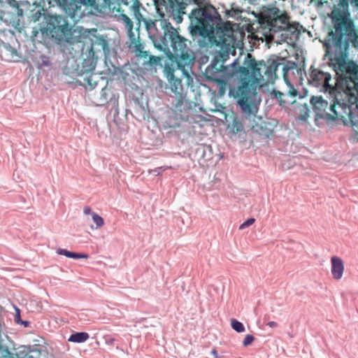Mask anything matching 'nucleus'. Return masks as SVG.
Wrapping results in <instances>:
<instances>
[{
  "label": "nucleus",
  "mask_w": 358,
  "mask_h": 358,
  "mask_svg": "<svg viewBox=\"0 0 358 358\" xmlns=\"http://www.w3.org/2000/svg\"><path fill=\"white\" fill-rule=\"evenodd\" d=\"M355 36L351 23L347 22L340 15L335 21V30L329 32L323 46L325 57L333 65L338 78L334 79L329 72L311 66L308 80L310 85L320 87L321 91L329 94L343 92L351 104L358 102V66L352 61H347L349 40Z\"/></svg>",
  "instance_id": "1"
},
{
  "label": "nucleus",
  "mask_w": 358,
  "mask_h": 358,
  "mask_svg": "<svg viewBox=\"0 0 358 358\" xmlns=\"http://www.w3.org/2000/svg\"><path fill=\"white\" fill-rule=\"evenodd\" d=\"M162 34H157L154 40L155 46L163 51L170 60L176 63V68L166 65L164 74L167 80L166 89L169 96L176 100L187 97L192 78L189 71L194 64V58L189 53L187 39L180 36L171 22L159 20Z\"/></svg>",
  "instance_id": "2"
},
{
  "label": "nucleus",
  "mask_w": 358,
  "mask_h": 358,
  "mask_svg": "<svg viewBox=\"0 0 358 358\" xmlns=\"http://www.w3.org/2000/svg\"><path fill=\"white\" fill-rule=\"evenodd\" d=\"M243 66H238L235 73L238 77V85L230 90V94L237 99L243 113L251 115L257 112L252 97L257 94V87L273 84L278 78L276 71L282 65L276 59L257 62L250 54L245 57Z\"/></svg>",
  "instance_id": "3"
},
{
  "label": "nucleus",
  "mask_w": 358,
  "mask_h": 358,
  "mask_svg": "<svg viewBox=\"0 0 358 358\" xmlns=\"http://www.w3.org/2000/svg\"><path fill=\"white\" fill-rule=\"evenodd\" d=\"M67 17L73 23L90 15H101L111 14L118 16L125 26L122 5H127L124 0H59Z\"/></svg>",
  "instance_id": "4"
},
{
  "label": "nucleus",
  "mask_w": 358,
  "mask_h": 358,
  "mask_svg": "<svg viewBox=\"0 0 358 358\" xmlns=\"http://www.w3.org/2000/svg\"><path fill=\"white\" fill-rule=\"evenodd\" d=\"M187 2L189 6H195L189 14L192 35L211 39L215 30L223 33L221 17L209 0H187Z\"/></svg>",
  "instance_id": "5"
},
{
  "label": "nucleus",
  "mask_w": 358,
  "mask_h": 358,
  "mask_svg": "<svg viewBox=\"0 0 358 358\" xmlns=\"http://www.w3.org/2000/svg\"><path fill=\"white\" fill-rule=\"evenodd\" d=\"M329 103L321 96H314L310 102L316 116L328 120L344 118L350 113V109L348 99L343 92H336V94H329Z\"/></svg>",
  "instance_id": "6"
},
{
  "label": "nucleus",
  "mask_w": 358,
  "mask_h": 358,
  "mask_svg": "<svg viewBox=\"0 0 358 358\" xmlns=\"http://www.w3.org/2000/svg\"><path fill=\"white\" fill-rule=\"evenodd\" d=\"M238 63L234 61L231 66H224L218 59H213L211 64L205 70L204 76L207 80L216 83L220 95L224 94L227 90V82L233 78L238 83V77L235 73L238 67Z\"/></svg>",
  "instance_id": "7"
},
{
  "label": "nucleus",
  "mask_w": 358,
  "mask_h": 358,
  "mask_svg": "<svg viewBox=\"0 0 358 358\" xmlns=\"http://www.w3.org/2000/svg\"><path fill=\"white\" fill-rule=\"evenodd\" d=\"M45 30L56 40L62 41L71 34V27L61 15L44 14Z\"/></svg>",
  "instance_id": "8"
},
{
  "label": "nucleus",
  "mask_w": 358,
  "mask_h": 358,
  "mask_svg": "<svg viewBox=\"0 0 358 358\" xmlns=\"http://www.w3.org/2000/svg\"><path fill=\"white\" fill-rule=\"evenodd\" d=\"M196 103L186 97L176 100V102L173 103L171 110L177 120L194 122L196 121Z\"/></svg>",
  "instance_id": "9"
},
{
  "label": "nucleus",
  "mask_w": 358,
  "mask_h": 358,
  "mask_svg": "<svg viewBox=\"0 0 358 358\" xmlns=\"http://www.w3.org/2000/svg\"><path fill=\"white\" fill-rule=\"evenodd\" d=\"M263 20L266 23L270 32H277L285 29L288 25L287 17L281 14L280 10L277 8H273L266 11Z\"/></svg>",
  "instance_id": "10"
},
{
  "label": "nucleus",
  "mask_w": 358,
  "mask_h": 358,
  "mask_svg": "<svg viewBox=\"0 0 358 358\" xmlns=\"http://www.w3.org/2000/svg\"><path fill=\"white\" fill-rule=\"evenodd\" d=\"M123 20L125 22V29L127 36L131 41V45H133L134 52L138 58L143 59L144 62L148 57V52L144 50L143 44L139 41L138 34L136 35L133 31V22L128 16H123Z\"/></svg>",
  "instance_id": "11"
},
{
  "label": "nucleus",
  "mask_w": 358,
  "mask_h": 358,
  "mask_svg": "<svg viewBox=\"0 0 358 358\" xmlns=\"http://www.w3.org/2000/svg\"><path fill=\"white\" fill-rule=\"evenodd\" d=\"M282 70L284 72V79L287 84V85L289 87V89L287 94L282 93L279 91L273 90V93L274 94L275 98L278 99L279 100L280 105L285 106V103H294L295 102L294 100H287V98H294L297 94L298 92L296 89L294 88L292 85H291L289 81L287 79V71L288 70L287 67L285 65H282Z\"/></svg>",
  "instance_id": "12"
},
{
  "label": "nucleus",
  "mask_w": 358,
  "mask_h": 358,
  "mask_svg": "<svg viewBox=\"0 0 358 358\" xmlns=\"http://www.w3.org/2000/svg\"><path fill=\"white\" fill-rule=\"evenodd\" d=\"M338 15L341 16V17L343 18L347 22L351 23L352 28L353 30V32L355 34V38L354 37H351L352 40H349L348 41V50L349 49L350 45L352 44L355 48L358 49V31L356 30L355 27V24L353 21L350 17V14L348 12H345L341 10H334L332 11L331 15V18L333 22V29L335 30V21L336 17Z\"/></svg>",
  "instance_id": "13"
},
{
  "label": "nucleus",
  "mask_w": 358,
  "mask_h": 358,
  "mask_svg": "<svg viewBox=\"0 0 358 358\" xmlns=\"http://www.w3.org/2000/svg\"><path fill=\"white\" fill-rule=\"evenodd\" d=\"M169 5L175 14L174 19L177 23L182 20V15L185 14V8L189 6L187 0H168Z\"/></svg>",
  "instance_id": "14"
},
{
  "label": "nucleus",
  "mask_w": 358,
  "mask_h": 358,
  "mask_svg": "<svg viewBox=\"0 0 358 358\" xmlns=\"http://www.w3.org/2000/svg\"><path fill=\"white\" fill-rule=\"evenodd\" d=\"M331 271L333 278L338 280L342 278L344 273L345 266L343 259L337 256L331 258Z\"/></svg>",
  "instance_id": "15"
},
{
  "label": "nucleus",
  "mask_w": 358,
  "mask_h": 358,
  "mask_svg": "<svg viewBox=\"0 0 358 358\" xmlns=\"http://www.w3.org/2000/svg\"><path fill=\"white\" fill-rule=\"evenodd\" d=\"M42 350L36 348H23L17 350L15 358H41Z\"/></svg>",
  "instance_id": "16"
},
{
  "label": "nucleus",
  "mask_w": 358,
  "mask_h": 358,
  "mask_svg": "<svg viewBox=\"0 0 358 358\" xmlns=\"http://www.w3.org/2000/svg\"><path fill=\"white\" fill-rule=\"evenodd\" d=\"M57 253L59 255H64L68 258L73 259H87L88 255L87 254H79L73 252L68 251L65 249H58Z\"/></svg>",
  "instance_id": "17"
},
{
  "label": "nucleus",
  "mask_w": 358,
  "mask_h": 358,
  "mask_svg": "<svg viewBox=\"0 0 358 358\" xmlns=\"http://www.w3.org/2000/svg\"><path fill=\"white\" fill-rule=\"evenodd\" d=\"M90 336L86 332H77L71 335L69 341L73 343H83L89 338Z\"/></svg>",
  "instance_id": "18"
},
{
  "label": "nucleus",
  "mask_w": 358,
  "mask_h": 358,
  "mask_svg": "<svg viewBox=\"0 0 358 358\" xmlns=\"http://www.w3.org/2000/svg\"><path fill=\"white\" fill-rule=\"evenodd\" d=\"M142 5L138 0H134L131 6V10H132L134 17L140 21L143 18V15L141 13V8Z\"/></svg>",
  "instance_id": "19"
},
{
  "label": "nucleus",
  "mask_w": 358,
  "mask_h": 358,
  "mask_svg": "<svg viewBox=\"0 0 358 358\" xmlns=\"http://www.w3.org/2000/svg\"><path fill=\"white\" fill-rule=\"evenodd\" d=\"M92 218L97 229L101 228L105 224L103 218L97 213H92Z\"/></svg>",
  "instance_id": "20"
},
{
  "label": "nucleus",
  "mask_w": 358,
  "mask_h": 358,
  "mask_svg": "<svg viewBox=\"0 0 358 358\" xmlns=\"http://www.w3.org/2000/svg\"><path fill=\"white\" fill-rule=\"evenodd\" d=\"M231 326L233 329H234L238 333H241L245 331V327L243 324L241 322L236 320V319H232L231 320Z\"/></svg>",
  "instance_id": "21"
},
{
  "label": "nucleus",
  "mask_w": 358,
  "mask_h": 358,
  "mask_svg": "<svg viewBox=\"0 0 358 358\" xmlns=\"http://www.w3.org/2000/svg\"><path fill=\"white\" fill-rule=\"evenodd\" d=\"M229 50L230 48H227L226 50L220 51L214 59H218L224 64V62L229 59Z\"/></svg>",
  "instance_id": "22"
},
{
  "label": "nucleus",
  "mask_w": 358,
  "mask_h": 358,
  "mask_svg": "<svg viewBox=\"0 0 358 358\" xmlns=\"http://www.w3.org/2000/svg\"><path fill=\"white\" fill-rule=\"evenodd\" d=\"M95 76L96 74L91 73L89 76L85 78V80L87 82V85L91 89L94 88L97 85L96 80L94 79Z\"/></svg>",
  "instance_id": "23"
},
{
  "label": "nucleus",
  "mask_w": 358,
  "mask_h": 358,
  "mask_svg": "<svg viewBox=\"0 0 358 358\" xmlns=\"http://www.w3.org/2000/svg\"><path fill=\"white\" fill-rule=\"evenodd\" d=\"M254 341H255V337L252 335L247 334V335H245L244 340L243 341V345L244 347H247V346L251 345Z\"/></svg>",
  "instance_id": "24"
},
{
  "label": "nucleus",
  "mask_w": 358,
  "mask_h": 358,
  "mask_svg": "<svg viewBox=\"0 0 358 358\" xmlns=\"http://www.w3.org/2000/svg\"><path fill=\"white\" fill-rule=\"evenodd\" d=\"M159 61L160 57L149 55L145 63L150 64H157L158 62H159Z\"/></svg>",
  "instance_id": "25"
},
{
  "label": "nucleus",
  "mask_w": 358,
  "mask_h": 358,
  "mask_svg": "<svg viewBox=\"0 0 358 358\" xmlns=\"http://www.w3.org/2000/svg\"><path fill=\"white\" fill-rule=\"evenodd\" d=\"M255 218H249L240 225L239 229L240 230L244 229L245 228L248 227L250 225L253 224L255 223Z\"/></svg>",
  "instance_id": "26"
},
{
  "label": "nucleus",
  "mask_w": 358,
  "mask_h": 358,
  "mask_svg": "<svg viewBox=\"0 0 358 358\" xmlns=\"http://www.w3.org/2000/svg\"><path fill=\"white\" fill-rule=\"evenodd\" d=\"M301 107L303 108L301 110H304V114L301 115L300 119L301 120H306L308 117V108L306 104L302 105Z\"/></svg>",
  "instance_id": "27"
},
{
  "label": "nucleus",
  "mask_w": 358,
  "mask_h": 358,
  "mask_svg": "<svg viewBox=\"0 0 358 358\" xmlns=\"http://www.w3.org/2000/svg\"><path fill=\"white\" fill-rule=\"evenodd\" d=\"M42 14L41 13V11L38 10L37 12H36L33 15H32V18H33V20L34 22H36V21H38L40 17H41Z\"/></svg>",
  "instance_id": "28"
},
{
  "label": "nucleus",
  "mask_w": 358,
  "mask_h": 358,
  "mask_svg": "<svg viewBox=\"0 0 358 358\" xmlns=\"http://www.w3.org/2000/svg\"><path fill=\"white\" fill-rule=\"evenodd\" d=\"M83 212H84L85 215H92V213H93L92 212V208H91V207H90V206H85L84 207Z\"/></svg>",
  "instance_id": "29"
},
{
  "label": "nucleus",
  "mask_w": 358,
  "mask_h": 358,
  "mask_svg": "<svg viewBox=\"0 0 358 358\" xmlns=\"http://www.w3.org/2000/svg\"><path fill=\"white\" fill-rule=\"evenodd\" d=\"M267 325L269 327H271V328H275V327H278V323L274 322V321H272V322H269L267 323Z\"/></svg>",
  "instance_id": "30"
},
{
  "label": "nucleus",
  "mask_w": 358,
  "mask_h": 358,
  "mask_svg": "<svg viewBox=\"0 0 358 358\" xmlns=\"http://www.w3.org/2000/svg\"><path fill=\"white\" fill-rule=\"evenodd\" d=\"M8 1L13 7H18L19 6L18 2L16 0H8Z\"/></svg>",
  "instance_id": "31"
},
{
  "label": "nucleus",
  "mask_w": 358,
  "mask_h": 358,
  "mask_svg": "<svg viewBox=\"0 0 358 358\" xmlns=\"http://www.w3.org/2000/svg\"><path fill=\"white\" fill-rule=\"evenodd\" d=\"M211 354L216 358L218 357V355H217V352L215 349H213L212 351H211Z\"/></svg>",
  "instance_id": "32"
},
{
  "label": "nucleus",
  "mask_w": 358,
  "mask_h": 358,
  "mask_svg": "<svg viewBox=\"0 0 358 358\" xmlns=\"http://www.w3.org/2000/svg\"><path fill=\"white\" fill-rule=\"evenodd\" d=\"M217 43H221L224 44V43H225V39H224V38H220V41H217Z\"/></svg>",
  "instance_id": "33"
},
{
  "label": "nucleus",
  "mask_w": 358,
  "mask_h": 358,
  "mask_svg": "<svg viewBox=\"0 0 358 358\" xmlns=\"http://www.w3.org/2000/svg\"><path fill=\"white\" fill-rule=\"evenodd\" d=\"M352 3H355V4L358 6V0H351Z\"/></svg>",
  "instance_id": "34"
},
{
  "label": "nucleus",
  "mask_w": 358,
  "mask_h": 358,
  "mask_svg": "<svg viewBox=\"0 0 358 358\" xmlns=\"http://www.w3.org/2000/svg\"><path fill=\"white\" fill-rule=\"evenodd\" d=\"M95 67V64L92 65V67L90 68V70H93Z\"/></svg>",
  "instance_id": "35"
},
{
  "label": "nucleus",
  "mask_w": 358,
  "mask_h": 358,
  "mask_svg": "<svg viewBox=\"0 0 358 358\" xmlns=\"http://www.w3.org/2000/svg\"><path fill=\"white\" fill-rule=\"evenodd\" d=\"M224 29L225 30H227V27L226 26H224Z\"/></svg>",
  "instance_id": "36"
},
{
  "label": "nucleus",
  "mask_w": 358,
  "mask_h": 358,
  "mask_svg": "<svg viewBox=\"0 0 358 358\" xmlns=\"http://www.w3.org/2000/svg\"><path fill=\"white\" fill-rule=\"evenodd\" d=\"M163 1H164V3H166V0H163Z\"/></svg>",
  "instance_id": "37"
},
{
  "label": "nucleus",
  "mask_w": 358,
  "mask_h": 358,
  "mask_svg": "<svg viewBox=\"0 0 358 358\" xmlns=\"http://www.w3.org/2000/svg\"><path fill=\"white\" fill-rule=\"evenodd\" d=\"M357 107H358V105H357Z\"/></svg>",
  "instance_id": "38"
}]
</instances>
